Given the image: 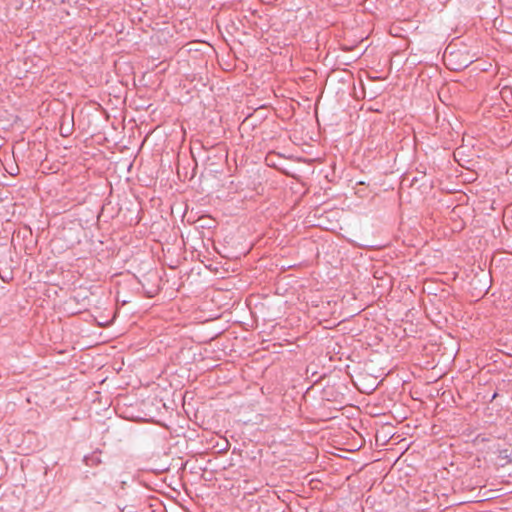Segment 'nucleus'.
I'll return each mask as SVG.
<instances>
[{
	"mask_svg": "<svg viewBox=\"0 0 512 512\" xmlns=\"http://www.w3.org/2000/svg\"><path fill=\"white\" fill-rule=\"evenodd\" d=\"M463 154V148L460 147V148H457L454 152V156L455 158L458 157V156H461Z\"/></svg>",
	"mask_w": 512,
	"mask_h": 512,
	"instance_id": "5",
	"label": "nucleus"
},
{
	"mask_svg": "<svg viewBox=\"0 0 512 512\" xmlns=\"http://www.w3.org/2000/svg\"><path fill=\"white\" fill-rule=\"evenodd\" d=\"M125 481H122V489H124Z\"/></svg>",
	"mask_w": 512,
	"mask_h": 512,
	"instance_id": "9",
	"label": "nucleus"
},
{
	"mask_svg": "<svg viewBox=\"0 0 512 512\" xmlns=\"http://www.w3.org/2000/svg\"><path fill=\"white\" fill-rule=\"evenodd\" d=\"M134 278L137 280L138 285H139V286H141V288H142L143 292H144L147 296L151 297V296L153 295V291L146 290V289H145V284H144V282H143L142 280H140L137 276H134Z\"/></svg>",
	"mask_w": 512,
	"mask_h": 512,
	"instance_id": "4",
	"label": "nucleus"
},
{
	"mask_svg": "<svg viewBox=\"0 0 512 512\" xmlns=\"http://www.w3.org/2000/svg\"><path fill=\"white\" fill-rule=\"evenodd\" d=\"M466 66H467V64L459 65V66H457V67H452V69H454V70H458V69H460V68H462V67H466Z\"/></svg>",
	"mask_w": 512,
	"mask_h": 512,
	"instance_id": "8",
	"label": "nucleus"
},
{
	"mask_svg": "<svg viewBox=\"0 0 512 512\" xmlns=\"http://www.w3.org/2000/svg\"><path fill=\"white\" fill-rule=\"evenodd\" d=\"M453 57H454V52L449 51V48H447L445 53H444V60L446 62H448V64L450 65L453 62Z\"/></svg>",
	"mask_w": 512,
	"mask_h": 512,
	"instance_id": "3",
	"label": "nucleus"
},
{
	"mask_svg": "<svg viewBox=\"0 0 512 512\" xmlns=\"http://www.w3.org/2000/svg\"><path fill=\"white\" fill-rule=\"evenodd\" d=\"M0 278L3 282L9 283L13 279L12 271H6V272L0 271Z\"/></svg>",
	"mask_w": 512,
	"mask_h": 512,
	"instance_id": "2",
	"label": "nucleus"
},
{
	"mask_svg": "<svg viewBox=\"0 0 512 512\" xmlns=\"http://www.w3.org/2000/svg\"><path fill=\"white\" fill-rule=\"evenodd\" d=\"M146 396V393L142 391H138L135 394L136 400L133 404H130V406H138L141 409V412L143 415H130V421H147L149 417H151V408L153 406V402L151 401L150 397Z\"/></svg>",
	"mask_w": 512,
	"mask_h": 512,
	"instance_id": "1",
	"label": "nucleus"
},
{
	"mask_svg": "<svg viewBox=\"0 0 512 512\" xmlns=\"http://www.w3.org/2000/svg\"><path fill=\"white\" fill-rule=\"evenodd\" d=\"M121 400H122V398H121V397H118V398L116 399V401H117V407H116V409H117V410H119V409H120L119 405H120Z\"/></svg>",
	"mask_w": 512,
	"mask_h": 512,
	"instance_id": "6",
	"label": "nucleus"
},
{
	"mask_svg": "<svg viewBox=\"0 0 512 512\" xmlns=\"http://www.w3.org/2000/svg\"><path fill=\"white\" fill-rule=\"evenodd\" d=\"M85 459L87 461V464H89V461L94 462L96 460V458L94 456H92L90 458H85Z\"/></svg>",
	"mask_w": 512,
	"mask_h": 512,
	"instance_id": "7",
	"label": "nucleus"
}]
</instances>
